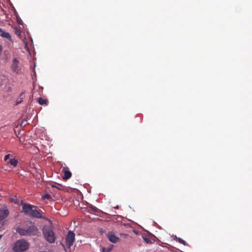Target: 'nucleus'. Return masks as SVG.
<instances>
[{"mask_svg": "<svg viewBox=\"0 0 252 252\" xmlns=\"http://www.w3.org/2000/svg\"><path fill=\"white\" fill-rule=\"evenodd\" d=\"M16 231L20 235H35L37 234L38 229L32 222L27 221L22 226L18 227Z\"/></svg>", "mask_w": 252, "mask_h": 252, "instance_id": "nucleus-1", "label": "nucleus"}, {"mask_svg": "<svg viewBox=\"0 0 252 252\" xmlns=\"http://www.w3.org/2000/svg\"><path fill=\"white\" fill-rule=\"evenodd\" d=\"M29 247V243L26 241L20 240L15 243L13 249L16 252H23L27 250Z\"/></svg>", "mask_w": 252, "mask_h": 252, "instance_id": "nucleus-2", "label": "nucleus"}, {"mask_svg": "<svg viewBox=\"0 0 252 252\" xmlns=\"http://www.w3.org/2000/svg\"><path fill=\"white\" fill-rule=\"evenodd\" d=\"M43 234L46 241L50 243L55 242L56 236L51 228L45 227L43 230Z\"/></svg>", "mask_w": 252, "mask_h": 252, "instance_id": "nucleus-3", "label": "nucleus"}, {"mask_svg": "<svg viewBox=\"0 0 252 252\" xmlns=\"http://www.w3.org/2000/svg\"><path fill=\"white\" fill-rule=\"evenodd\" d=\"M11 69L14 73L18 74L21 73V67L17 58L13 59Z\"/></svg>", "mask_w": 252, "mask_h": 252, "instance_id": "nucleus-4", "label": "nucleus"}, {"mask_svg": "<svg viewBox=\"0 0 252 252\" xmlns=\"http://www.w3.org/2000/svg\"><path fill=\"white\" fill-rule=\"evenodd\" d=\"M75 234L72 231H69L66 238V246L70 248L72 246L74 242Z\"/></svg>", "mask_w": 252, "mask_h": 252, "instance_id": "nucleus-5", "label": "nucleus"}, {"mask_svg": "<svg viewBox=\"0 0 252 252\" xmlns=\"http://www.w3.org/2000/svg\"><path fill=\"white\" fill-rule=\"evenodd\" d=\"M32 210V206L30 204H25L23 206V212L28 216L31 215Z\"/></svg>", "mask_w": 252, "mask_h": 252, "instance_id": "nucleus-6", "label": "nucleus"}, {"mask_svg": "<svg viewBox=\"0 0 252 252\" xmlns=\"http://www.w3.org/2000/svg\"><path fill=\"white\" fill-rule=\"evenodd\" d=\"M107 237L109 239V240L112 242V243H116L117 242L119 238V237H117L113 232H110L107 233Z\"/></svg>", "mask_w": 252, "mask_h": 252, "instance_id": "nucleus-7", "label": "nucleus"}, {"mask_svg": "<svg viewBox=\"0 0 252 252\" xmlns=\"http://www.w3.org/2000/svg\"><path fill=\"white\" fill-rule=\"evenodd\" d=\"M9 214V211L7 209H0V221L3 220Z\"/></svg>", "mask_w": 252, "mask_h": 252, "instance_id": "nucleus-8", "label": "nucleus"}, {"mask_svg": "<svg viewBox=\"0 0 252 252\" xmlns=\"http://www.w3.org/2000/svg\"><path fill=\"white\" fill-rule=\"evenodd\" d=\"M63 171L64 173L63 179L67 180L71 176V173L69 170L68 168L66 167H63Z\"/></svg>", "mask_w": 252, "mask_h": 252, "instance_id": "nucleus-9", "label": "nucleus"}, {"mask_svg": "<svg viewBox=\"0 0 252 252\" xmlns=\"http://www.w3.org/2000/svg\"><path fill=\"white\" fill-rule=\"evenodd\" d=\"M0 36L8 39L9 40L11 41V36L8 32H4L2 29L0 28Z\"/></svg>", "mask_w": 252, "mask_h": 252, "instance_id": "nucleus-10", "label": "nucleus"}, {"mask_svg": "<svg viewBox=\"0 0 252 252\" xmlns=\"http://www.w3.org/2000/svg\"><path fill=\"white\" fill-rule=\"evenodd\" d=\"M30 216L36 218H41L42 217L41 214L37 210L34 209H33Z\"/></svg>", "mask_w": 252, "mask_h": 252, "instance_id": "nucleus-11", "label": "nucleus"}, {"mask_svg": "<svg viewBox=\"0 0 252 252\" xmlns=\"http://www.w3.org/2000/svg\"><path fill=\"white\" fill-rule=\"evenodd\" d=\"M17 163H18V161H17V160H16L15 158L10 159L9 161H7V164H10V165L13 166L14 167H15L16 166H17Z\"/></svg>", "mask_w": 252, "mask_h": 252, "instance_id": "nucleus-12", "label": "nucleus"}, {"mask_svg": "<svg viewBox=\"0 0 252 252\" xmlns=\"http://www.w3.org/2000/svg\"><path fill=\"white\" fill-rule=\"evenodd\" d=\"M175 240L177 241H178V242H179L180 243H181V244H183L184 246H188V243L185 241H184V240L180 238L177 237L176 236L175 237Z\"/></svg>", "mask_w": 252, "mask_h": 252, "instance_id": "nucleus-13", "label": "nucleus"}, {"mask_svg": "<svg viewBox=\"0 0 252 252\" xmlns=\"http://www.w3.org/2000/svg\"><path fill=\"white\" fill-rule=\"evenodd\" d=\"M14 32H15V34L19 37H20V38H22V34H21V30L19 29H18L17 28H15L14 29Z\"/></svg>", "mask_w": 252, "mask_h": 252, "instance_id": "nucleus-14", "label": "nucleus"}, {"mask_svg": "<svg viewBox=\"0 0 252 252\" xmlns=\"http://www.w3.org/2000/svg\"><path fill=\"white\" fill-rule=\"evenodd\" d=\"M10 200L11 202H14L15 204H17L18 205H20L22 203V200L18 199L16 198H11Z\"/></svg>", "mask_w": 252, "mask_h": 252, "instance_id": "nucleus-15", "label": "nucleus"}, {"mask_svg": "<svg viewBox=\"0 0 252 252\" xmlns=\"http://www.w3.org/2000/svg\"><path fill=\"white\" fill-rule=\"evenodd\" d=\"M99 209L97 208L96 207L91 205L89 208V212L92 213V212H98Z\"/></svg>", "mask_w": 252, "mask_h": 252, "instance_id": "nucleus-16", "label": "nucleus"}, {"mask_svg": "<svg viewBox=\"0 0 252 252\" xmlns=\"http://www.w3.org/2000/svg\"><path fill=\"white\" fill-rule=\"evenodd\" d=\"M38 102L41 105L46 104L47 103V100L41 97L38 98Z\"/></svg>", "mask_w": 252, "mask_h": 252, "instance_id": "nucleus-17", "label": "nucleus"}, {"mask_svg": "<svg viewBox=\"0 0 252 252\" xmlns=\"http://www.w3.org/2000/svg\"><path fill=\"white\" fill-rule=\"evenodd\" d=\"M112 249V247L109 248H103L101 249V252H110L111 251Z\"/></svg>", "mask_w": 252, "mask_h": 252, "instance_id": "nucleus-18", "label": "nucleus"}, {"mask_svg": "<svg viewBox=\"0 0 252 252\" xmlns=\"http://www.w3.org/2000/svg\"><path fill=\"white\" fill-rule=\"evenodd\" d=\"M143 239H144V240L147 243V244H150L151 243V241L150 240L149 238L146 237H145V236H143Z\"/></svg>", "mask_w": 252, "mask_h": 252, "instance_id": "nucleus-19", "label": "nucleus"}, {"mask_svg": "<svg viewBox=\"0 0 252 252\" xmlns=\"http://www.w3.org/2000/svg\"><path fill=\"white\" fill-rule=\"evenodd\" d=\"M50 197V195L47 194H45V195H43L42 196V199L45 200L46 199H49Z\"/></svg>", "mask_w": 252, "mask_h": 252, "instance_id": "nucleus-20", "label": "nucleus"}, {"mask_svg": "<svg viewBox=\"0 0 252 252\" xmlns=\"http://www.w3.org/2000/svg\"><path fill=\"white\" fill-rule=\"evenodd\" d=\"M9 157H10V155H9V154L6 155L4 157V160L5 161H7L8 160V159L9 158Z\"/></svg>", "mask_w": 252, "mask_h": 252, "instance_id": "nucleus-21", "label": "nucleus"}, {"mask_svg": "<svg viewBox=\"0 0 252 252\" xmlns=\"http://www.w3.org/2000/svg\"><path fill=\"white\" fill-rule=\"evenodd\" d=\"M1 52H2V47L0 45V55L1 54Z\"/></svg>", "mask_w": 252, "mask_h": 252, "instance_id": "nucleus-22", "label": "nucleus"}, {"mask_svg": "<svg viewBox=\"0 0 252 252\" xmlns=\"http://www.w3.org/2000/svg\"><path fill=\"white\" fill-rule=\"evenodd\" d=\"M24 42H25V44H26V46H27V42H26L25 41H24Z\"/></svg>", "mask_w": 252, "mask_h": 252, "instance_id": "nucleus-23", "label": "nucleus"}, {"mask_svg": "<svg viewBox=\"0 0 252 252\" xmlns=\"http://www.w3.org/2000/svg\"><path fill=\"white\" fill-rule=\"evenodd\" d=\"M2 235H0V239L1 238Z\"/></svg>", "mask_w": 252, "mask_h": 252, "instance_id": "nucleus-24", "label": "nucleus"}, {"mask_svg": "<svg viewBox=\"0 0 252 252\" xmlns=\"http://www.w3.org/2000/svg\"><path fill=\"white\" fill-rule=\"evenodd\" d=\"M118 208V206H116V208Z\"/></svg>", "mask_w": 252, "mask_h": 252, "instance_id": "nucleus-25", "label": "nucleus"}]
</instances>
